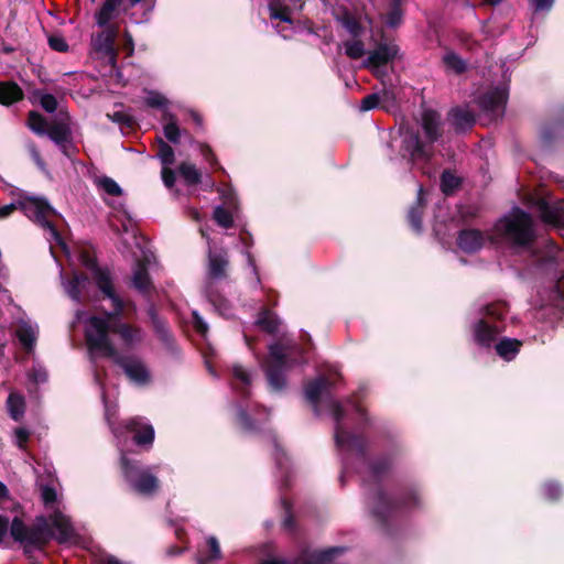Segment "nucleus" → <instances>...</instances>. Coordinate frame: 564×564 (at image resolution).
<instances>
[{"mask_svg": "<svg viewBox=\"0 0 564 564\" xmlns=\"http://www.w3.org/2000/svg\"><path fill=\"white\" fill-rule=\"evenodd\" d=\"M456 37H457V41L459 42V44L463 45L464 47H466L470 52L475 51L479 46L478 41L475 40L473 37V35L469 33L460 31L456 34Z\"/></svg>", "mask_w": 564, "mask_h": 564, "instance_id": "63", "label": "nucleus"}, {"mask_svg": "<svg viewBox=\"0 0 564 564\" xmlns=\"http://www.w3.org/2000/svg\"><path fill=\"white\" fill-rule=\"evenodd\" d=\"M87 283H89V279H88L87 274L75 273L68 282V288H67L68 295L73 300L80 302L82 289Z\"/></svg>", "mask_w": 564, "mask_h": 564, "instance_id": "43", "label": "nucleus"}, {"mask_svg": "<svg viewBox=\"0 0 564 564\" xmlns=\"http://www.w3.org/2000/svg\"><path fill=\"white\" fill-rule=\"evenodd\" d=\"M521 347V340L509 337H503L495 345L497 355L506 361L513 360Z\"/></svg>", "mask_w": 564, "mask_h": 564, "instance_id": "31", "label": "nucleus"}, {"mask_svg": "<svg viewBox=\"0 0 564 564\" xmlns=\"http://www.w3.org/2000/svg\"><path fill=\"white\" fill-rule=\"evenodd\" d=\"M398 52V45L379 43L373 51L369 52L368 57L364 61V67L378 77L379 68L392 62Z\"/></svg>", "mask_w": 564, "mask_h": 564, "instance_id": "16", "label": "nucleus"}, {"mask_svg": "<svg viewBox=\"0 0 564 564\" xmlns=\"http://www.w3.org/2000/svg\"><path fill=\"white\" fill-rule=\"evenodd\" d=\"M163 120L166 121L163 127L164 137L174 144L178 143L181 138V129L176 122L175 115L170 111H164Z\"/></svg>", "mask_w": 564, "mask_h": 564, "instance_id": "39", "label": "nucleus"}, {"mask_svg": "<svg viewBox=\"0 0 564 564\" xmlns=\"http://www.w3.org/2000/svg\"><path fill=\"white\" fill-rule=\"evenodd\" d=\"M564 137V113L563 117L542 126L540 138L545 147H551L554 141Z\"/></svg>", "mask_w": 564, "mask_h": 564, "instance_id": "28", "label": "nucleus"}, {"mask_svg": "<svg viewBox=\"0 0 564 564\" xmlns=\"http://www.w3.org/2000/svg\"><path fill=\"white\" fill-rule=\"evenodd\" d=\"M345 53L351 59H359L365 55V45L361 40L345 43Z\"/></svg>", "mask_w": 564, "mask_h": 564, "instance_id": "53", "label": "nucleus"}, {"mask_svg": "<svg viewBox=\"0 0 564 564\" xmlns=\"http://www.w3.org/2000/svg\"><path fill=\"white\" fill-rule=\"evenodd\" d=\"M346 547L332 546L324 550H313L310 546L301 549L297 556L293 558L294 564H326L346 552Z\"/></svg>", "mask_w": 564, "mask_h": 564, "instance_id": "14", "label": "nucleus"}, {"mask_svg": "<svg viewBox=\"0 0 564 564\" xmlns=\"http://www.w3.org/2000/svg\"><path fill=\"white\" fill-rule=\"evenodd\" d=\"M99 185L110 196H120L122 194L121 187L111 177H101L99 181Z\"/></svg>", "mask_w": 564, "mask_h": 564, "instance_id": "58", "label": "nucleus"}, {"mask_svg": "<svg viewBox=\"0 0 564 564\" xmlns=\"http://www.w3.org/2000/svg\"><path fill=\"white\" fill-rule=\"evenodd\" d=\"M177 170L187 186L198 185L202 182V172L195 164L182 162Z\"/></svg>", "mask_w": 564, "mask_h": 564, "instance_id": "40", "label": "nucleus"}, {"mask_svg": "<svg viewBox=\"0 0 564 564\" xmlns=\"http://www.w3.org/2000/svg\"><path fill=\"white\" fill-rule=\"evenodd\" d=\"M124 0H105L95 18L99 26H106L117 14Z\"/></svg>", "mask_w": 564, "mask_h": 564, "instance_id": "33", "label": "nucleus"}, {"mask_svg": "<svg viewBox=\"0 0 564 564\" xmlns=\"http://www.w3.org/2000/svg\"><path fill=\"white\" fill-rule=\"evenodd\" d=\"M456 243L465 253H474L482 248L485 237L479 229H462L458 231Z\"/></svg>", "mask_w": 564, "mask_h": 564, "instance_id": "22", "label": "nucleus"}, {"mask_svg": "<svg viewBox=\"0 0 564 564\" xmlns=\"http://www.w3.org/2000/svg\"><path fill=\"white\" fill-rule=\"evenodd\" d=\"M112 361L122 368L127 377L133 382L144 386L151 381L150 371L140 359L118 354Z\"/></svg>", "mask_w": 564, "mask_h": 564, "instance_id": "15", "label": "nucleus"}, {"mask_svg": "<svg viewBox=\"0 0 564 564\" xmlns=\"http://www.w3.org/2000/svg\"><path fill=\"white\" fill-rule=\"evenodd\" d=\"M449 117L457 133L471 129L476 122L474 115L460 107L453 108L449 112Z\"/></svg>", "mask_w": 564, "mask_h": 564, "instance_id": "30", "label": "nucleus"}, {"mask_svg": "<svg viewBox=\"0 0 564 564\" xmlns=\"http://www.w3.org/2000/svg\"><path fill=\"white\" fill-rule=\"evenodd\" d=\"M381 102V97L379 94H369L361 99L360 109L362 111H369L377 107H379Z\"/></svg>", "mask_w": 564, "mask_h": 564, "instance_id": "64", "label": "nucleus"}, {"mask_svg": "<svg viewBox=\"0 0 564 564\" xmlns=\"http://www.w3.org/2000/svg\"><path fill=\"white\" fill-rule=\"evenodd\" d=\"M232 377L239 382V384H235V388L243 398H247L250 393L249 387L251 384V378L248 371L242 366H234Z\"/></svg>", "mask_w": 564, "mask_h": 564, "instance_id": "42", "label": "nucleus"}, {"mask_svg": "<svg viewBox=\"0 0 564 564\" xmlns=\"http://www.w3.org/2000/svg\"><path fill=\"white\" fill-rule=\"evenodd\" d=\"M48 46L56 52L65 53L68 51L69 46L66 40L58 34H53L48 36Z\"/></svg>", "mask_w": 564, "mask_h": 564, "instance_id": "61", "label": "nucleus"}, {"mask_svg": "<svg viewBox=\"0 0 564 564\" xmlns=\"http://www.w3.org/2000/svg\"><path fill=\"white\" fill-rule=\"evenodd\" d=\"M15 334L23 348L26 351H31L35 344V336L32 327L26 324L22 325L17 329Z\"/></svg>", "mask_w": 564, "mask_h": 564, "instance_id": "47", "label": "nucleus"}, {"mask_svg": "<svg viewBox=\"0 0 564 564\" xmlns=\"http://www.w3.org/2000/svg\"><path fill=\"white\" fill-rule=\"evenodd\" d=\"M237 421L239 425L247 432L257 431L254 421L245 409H239L237 412Z\"/></svg>", "mask_w": 564, "mask_h": 564, "instance_id": "59", "label": "nucleus"}, {"mask_svg": "<svg viewBox=\"0 0 564 564\" xmlns=\"http://www.w3.org/2000/svg\"><path fill=\"white\" fill-rule=\"evenodd\" d=\"M332 381L325 376L308 381L304 387L307 402L313 406L315 415H319V402L322 394L332 388Z\"/></svg>", "mask_w": 564, "mask_h": 564, "instance_id": "20", "label": "nucleus"}, {"mask_svg": "<svg viewBox=\"0 0 564 564\" xmlns=\"http://www.w3.org/2000/svg\"><path fill=\"white\" fill-rule=\"evenodd\" d=\"M156 156L161 160L164 166L172 165L175 161V153L173 148L162 138H159L158 140Z\"/></svg>", "mask_w": 564, "mask_h": 564, "instance_id": "48", "label": "nucleus"}, {"mask_svg": "<svg viewBox=\"0 0 564 564\" xmlns=\"http://www.w3.org/2000/svg\"><path fill=\"white\" fill-rule=\"evenodd\" d=\"M507 100V89L502 87H495L480 95L477 99V105L489 120L497 121L503 117Z\"/></svg>", "mask_w": 564, "mask_h": 564, "instance_id": "12", "label": "nucleus"}, {"mask_svg": "<svg viewBox=\"0 0 564 564\" xmlns=\"http://www.w3.org/2000/svg\"><path fill=\"white\" fill-rule=\"evenodd\" d=\"M403 22V9L402 6L390 4L389 10L386 13V24L390 28H397Z\"/></svg>", "mask_w": 564, "mask_h": 564, "instance_id": "51", "label": "nucleus"}, {"mask_svg": "<svg viewBox=\"0 0 564 564\" xmlns=\"http://www.w3.org/2000/svg\"><path fill=\"white\" fill-rule=\"evenodd\" d=\"M117 430L120 433L132 434L133 443L145 451L153 446L155 438L154 427L142 416H134L122 421Z\"/></svg>", "mask_w": 564, "mask_h": 564, "instance_id": "11", "label": "nucleus"}, {"mask_svg": "<svg viewBox=\"0 0 564 564\" xmlns=\"http://www.w3.org/2000/svg\"><path fill=\"white\" fill-rule=\"evenodd\" d=\"M120 468L124 480L137 494L151 496L160 488V481L149 467H143L139 460L130 459L124 453L120 458Z\"/></svg>", "mask_w": 564, "mask_h": 564, "instance_id": "4", "label": "nucleus"}, {"mask_svg": "<svg viewBox=\"0 0 564 564\" xmlns=\"http://www.w3.org/2000/svg\"><path fill=\"white\" fill-rule=\"evenodd\" d=\"M542 300L544 303L541 305V311L555 310L556 317L564 314V275L544 291Z\"/></svg>", "mask_w": 564, "mask_h": 564, "instance_id": "19", "label": "nucleus"}, {"mask_svg": "<svg viewBox=\"0 0 564 564\" xmlns=\"http://www.w3.org/2000/svg\"><path fill=\"white\" fill-rule=\"evenodd\" d=\"M442 62L448 72H453L456 75L464 74L468 66L466 61H464L457 53L454 51H448L443 56Z\"/></svg>", "mask_w": 564, "mask_h": 564, "instance_id": "38", "label": "nucleus"}, {"mask_svg": "<svg viewBox=\"0 0 564 564\" xmlns=\"http://www.w3.org/2000/svg\"><path fill=\"white\" fill-rule=\"evenodd\" d=\"M401 150L408 155L411 162L430 161L433 149L425 140H422L420 132L413 129L406 130L401 141Z\"/></svg>", "mask_w": 564, "mask_h": 564, "instance_id": "13", "label": "nucleus"}, {"mask_svg": "<svg viewBox=\"0 0 564 564\" xmlns=\"http://www.w3.org/2000/svg\"><path fill=\"white\" fill-rule=\"evenodd\" d=\"M426 207V193L422 185H420L417 193H416V199L411 205L408 212V221L411 226V228L420 234L423 228L422 219L424 215V210Z\"/></svg>", "mask_w": 564, "mask_h": 564, "instance_id": "24", "label": "nucleus"}, {"mask_svg": "<svg viewBox=\"0 0 564 564\" xmlns=\"http://www.w3.org/2000/svg\"><path fill=\"white\" fill-rule=\"evenodd\" d=\"M50 123L51 122L39 111H29L26 124L35 134L40 137L46 135Z\"/></svg>", "mask_w": 564, "mask_h": 564, "instance_id": "37", "label": "nucleus"}, {"mask_svg": "<svg viewBox=\"0 0 564 564\" xmlns=\"http://www.w3.org/2000/svg\"><path fill=\"white\" fill-rule=\"evenodd\" d=\"M144 104L149 108L161 109V108H164L169 104V100L165 96H163L162 94H160L158 91H150L149 95L144 99Z\"/></svg>", "mask_w": 564, "mask_h": 564, "instance_id": "57", "label": "nucleus"}, {"mask_svg": "<svg viewBox=\"0 0 564 564\" xmlns=\"http://www.w3.org/2000/svg\"><path fill=\"white\" fill-rule=\"evenodd\" d=\"M147 314L150 318L153 333L169 325L167 321L159 315L156 305L153 302L149 304Z\"/></svg>", "mask_w": 564, "mask_h": 564, "instance_id": "52", "label": "nucleus"}, {"mask_svg": "<svg viewBox=\"0 0 564 564\" xmlns=\"http://www.w3.org/2000/svg\"><path fill=\"white\" fill-rule=\"evenodd\" d=\"M509 311L508 304L505 301H497L481 307L480 313L482 318L495 321H502Z\"/></svg>", "mask_w": 564, "mask_h": 564, "instance_id": "36", "label": "nucleus"}, {"mask_svg": "<svg viewBox=\"0 0 564 564\" xmlns=\"http://www.w3.org/2000/svg\"><path fill=\"white\" fill-rule=\"evenodd\" d=\"M208 555H200L197 557V564H210L221 557V551L218 540L215 536L207 539Z\"/></svg>", "mask_w": 564, "mask_h": 564, "instance_id": "45", "label": "nucleus"}, {"mask_svg": "<svg viewBox=\"0 0 564 564\" xmlns=\"http://www.w3.org/2000/svg\"><path fill=\"white\" fill-rule=\"evenodd\" d=\"M112 334L118 335L128 347H132L143 340L141 327L123 323L120 318L112 321Z\"/></svg>", "mask_w": 564, "mask_h": 564, "instance_id": "23", "label": "nucleus"}, {"mask_svg": "<svg viewBox=\"0 0 564 564\" xmlns=\"http://www.w3.org/2000/svg\"><path fill=\"white\" fill-rule=\"evenodd\" d=\"M199 150L202 155L204 156V159L210 165L212 169H214L215 171H224L223 166L219 164L216 154L208 144L202 143L199 145Z\"/></svg>", "mask_w": 564, "mask_h": 564, "instance_id": "56", "label": "nucleus"}, {"mask_svg": "<svg viewBox=\"0 0 564 564\" xmlns=\"http://www.w3.org/2000/svg\"><path fill=\"white\" fill-rule=\"evenodd\" d=\"M271 19L280 20L282 22L292 23L291 10L288 6L281 4L279 1H273L269 6Z\"/></svg>", "mask_w": 564, "mask_h": 564, "instance_id": "49", "label": "nucleus"}, {"mask_svg": "<svg viewBox=\"0 0 564 564\" xmlns=\"http://www.w3.org/2000/svg\"><path fill=\"white\" fill-rule=\"evenodd\" d=\"M93 279L97 289L102 293L104 299L110 300L112 304V311H105V314L109 317H121L123 315L126 303L115 290L110 271L108 269L100 268L98 263H93Z\"/></svg>", "mask_w": 564, "mask_h": 564, "instance_id": "9", "label": "nucleus"}, {"mask_svg": "<svg viewBox=\"0 0 564 564\" xmlns=\"http://www.w3.org/2000/svg\"><path fill=\"white\" fill-rule=\"evenodd\" d=\"M23 98L24 93L15 82H0V105L11 106Z\"/></svg>", "mask_w": 564, "mask_h": 564, "instance_id": "29", "label": "nucleus"}, {"mask_svg": "<svg viewBox=\"0 0 564 564\" xmlns=\"http://www.w3.org/2000/svg\"><path fill=\"white\" fill-rule=\"evenodd\" d=\"M421 127L425 141L433 149V144L440 141L444 134L440 112L434 109L424 110L421 119Z\"/></svg>", "mask_w": 564, "mask_h": 564, "instance_id": "18", "label": "nucleus"}, {"mask_svg": "<svg viewBox=\"0 0 564 564\" xmlns=\"http://www.w3.org/2000/svg\"><path fill=\"white\" fill-rule=\"evenodd\" d=\"M119 317H109L105 314L101 316H90L88 319L89 326L94 332L87 330L85 339L87 347L90 351L101 352L102 356L113 360L118 356V350L109 338V333H112V321Z\"/></svg>", "mask_w": 564, "mask_h": 564, "instance_id": "6", "label": "nucleus"}, {"mask_svg": "<svg viewBox=\"0 0 564 564\" xmlns=\"http://www.w3.org/2000/svg\"><path fill=\"white\" fill-rule=\"evenodd\" d=\"M462 184L459 177H457L449 170L443 171L441 175V189L445 195L453 194Z\"/></svg>", "mask_w": 564, "mask_h": 564, "instance_id": "46", "label": "nucleus"}, {"mask_svg": "<svg viewBox=\"0 0 564 564\" xmlns=\"http://www.w3.org/2000/svg\"><path fill=\"white\" fill-rule=\"evenodd\" d=\"M494 231L506 243L521 249L531 247L536 237L531 214L518 206L495 223Z\"/></svg>", "mask_w": 564, "mask_h": 564, "instance_id": "3", "label": "nucleus"}, {"mask_svg": "<svg viewBox=\"0 0 564 564\" xmlns=\"http://www.w3.org/2000/svg\"><path fill=\"white\" fill-rule=\"evenodd\" d=\"M21 209L25 216L48 230L50 240H53L59 247L66 249L62 234L54 223L50 220V217L55 214V210L45 198L29 197L21 203Z\"/></svg>", "mask_w": 564, "mask_h": 564, "instance_id": "7", "label": "nucleus"}, {"mask_svg": "<svg viewBox=\"0 0 564 564\" xmlns=\"http://www.w3.org/2000/svg\"><path fill=\"white\" fill-rule=\"evenodd\" d=\"M336 19L354 39L360 37L364 33V26L361 25L359 19L347 8H344L341 13L337 15Z\"/></svg>", "mask_w": 564, "mask_h": 564, "instance_id": "34", "label": "nucleus"}, {"mask_svg": "<svg viewBox=\"0 0 564 564\" xmlns=\"http://www.w3.org/2000/svg\"><path fill=\"white\" fill-rule=\"evenodd\" d=\"M110 118L113 122L118 123L121 129L133 130L138 126L135 119L123 111H116Z\"/></svg>", "mask_w": 564, "mask_h": 564, "instance_id": "55", "label": "nucleus"}, {"mask_svg": "<svg viewBox=\"0 0 564 564\" xmlns=\"http://www.w3.org/2000/svg\"><path fill=\"white\" fill-rule=\"evenodd\" d=\"M401 453L398 448L390 453L379 455L373 459H367L368 470L378 485L391 471L397 455ZM376 503L371 509L372 517L388 532L390 521L393 520L402 510H409L420 507L421 498L416 487H403L397 498H391L384 489L379 486L375 494Z\"/></svg>", "mask_w": 564, "mask_h": 564, "instance_id": "1", "label": "nucleus"}, {"mask_svg": "<svg viewBox=\"0 0 564 564\" xmlns=\"http://www.w3.org/2000/svg\"><path fill=\"white\" fill-rule=\"evenodd\" d=\"M40 105L46 112L52 113V112L56 111L58 102L54 95L41 94L40 95Z\"/></svg>", "mask_w": 564, "mask_h": 564, "instance_id": "62", "label": "nucleus"}, {"mask_svg": "<svg viewBox=\"0 0 564 564\" xmlns=\"http://www.w3.org/2000/svg\"><path fill=\"white\" fill-rule=\"evenodd\" d=\"M256 324L265 333L274 335L279 332L280 319L278 315L268 307H262L258 313Z\"/></svg>", "mask_w": 564, "mask_h": 564, "instance_id": "32", "label": "nucleus"}, {"mask_svg": "<svg viewBox=\"0 0 564 564\" xmlns=\"http://www.w3.org/2000/svg\"><path fill=\"white\" fill-rule=\"evenodd\" d=\"M46 135L59 149V151L68 159H74L79 150L74 142L73 130L70 127V118L66 115L65 118L51 121Z\"/></svg>", "mask_w": 564, "mask_h": 564, "instance_id": "10", "label": "nucleus"}, {"mask_svg": "<svg viewBox=\"0 0 564 564\" xmlns=\"http://www.w3.org/2000/svg\"><path fill=\"white\" fill-rule=\"evenodd\" d=\"M332 416L335 421V443L337 447H345L349 452H354L362 462L368 459V441L365 435L356 434L344 429L341 421L345 411L341 404L336 400H329Z\"/></svg>", "mask_w": 564, "mask_h": 564, "instance_id": "5", "label": "nucleus"}, {"mask_svg": "<svg viewBox=\"0 0 564 564\" xmlns=\"http://www.w3.org/2000/svg\"><path fill=\"white\" fill-rule=\"evenodd\" d=\"M154 335L161 343L166 356H169L173 360H181L182 348L169 325L154 332Z\"/></svg>", "mask_w": 564, "mask_h": 564, "instance_id": "26", "label": "nucleus"}, {"mask_svg": "<svg viewBox=\"0 0 564 564\" xmlns=\"http://www.w3.org/2000/svg\"><path fill=\"white\" fill-rule=\"evenodd\" d=\"M542 494L549 501H557L562 497V488L555 481H546L542 486Z\"/></svg>", "mask_w": 564, "mask_h": 564, "instance_id": "54", "label": "nucleus"}, {"mask_svg": "<svg viewBox=\"0 0 564 564\" xmlns=\"http://www.w3.org/2000/svg\"><path fill=\"white\" fill-rule=\"evenodd\" d=\"M208 274L212 279L226 278V269L229 264L226 252L209 253Z\"/></svg>", "mask_w": 564, "mask_h": 564, "instance_id": "35", "label": "nucleus"}, {"mask_svg": "<svg viewBox=\"0 0 564 564\" xmlns=\"http://www.w3.org/2000/svg\"><path fill=\"white\" fill-rule=\"evenodd\" d=\"M7 406L11 419L20 421L25 411V400L21 394L11 392L7 399Z\"/></svg>", "mask_w": 564, "mask_h": 564, "instance_id": "41", "label": "nucleus"}, {"mask_svg": "<svg viewBox=\"0 0 564 564\" xmlns=\"http://www.w3.org/2000/svg\"><path fill=\"white\" fill-rule=\"evenodd\" d=\"M208 301L221 316L228 318L231 315L230 302L218 292H209Z\"/></svg>", "mask_w": 564, "mask_h": 564, "instance_id": "44", "label": "nucleus"}, {"mask_svg": "<svg viewBox=\"0 0 564 564\" xmlns=\"http://www.w3.org/2000/svg\"><path fill=\"white\" fill-rule=\"evenodd\" d=\"M539 207L544 223L564 225V200H558L553 204L541 200Z\"/></svg>", "mask_w": 564, "mask_h": 564, "instance_id": "27", "label": "nucleus"}, {"mask_svg": "<svg viewBox=\"0 0 564 564\" xmlns=\"http://www.w3.org/2000/svg\"><path fill=\"white\" fill-rule=\"evenodd\" d=\"M115 40L116 34L113 31L101 32L94 39V47L96 52L104 54L112 66H116L118 56L115 47Z\"/></svg>", "mask_w": 564, "mask_h": 564, "instance_id": "25", "label": "nucleus"}, {"mask_svg": "<svg viewBox=\"0 0 564 564\" xmlns=\"http://www.w3.org/2000/svg\"><path fill=\"white\" fill-rule=\"evenodd\" d=\"M50 519L51 523L44 516H39L32 525H26L21 518H13L11 536L23 545L24 554L29 555L31 549H44L53 538L58 543L70 540L74 530L69 520L59 511L54 512Z\"/></svg>", "mask_w": 564, "mask_h": 564, "instance_id": "2", "label": "nucleus"}, {"mask_svg": "<svg viewBox=\"0 0 564 564\" xmlns=\"http://www.w3.org/2000/svg\"><path fill=\"white\" fill-rule=\"evenodd\" d=\"M475 343L485 349H490L502 329L486 318H479L471 326Z\"/></svg>", "mask_w": 564, "mask_h": 564, "instance_id": "17", "label": "nucleus"}, {"mask_svg": "<svg viewBox=\"0 0 564 564\" xmlns=\"http://www.w3.org/2000/svg\"><path fill=\"white\" fill-rule=\"evenodd\" d=\"M290 358L284 351L283 346L273 344L269 347V357L264 362V372L270 389L274 392H281L286 387L285 371Z\"/></svg>", "mask_w": 564, "mask_h": 564, "instance_id": "8", "label": "nucleus"}, {"mask_svg": "<svg viewBox=\"0 0 564 564\" xmlns=\"http://www.w3.org/2000/svg\"><path fill=\"white\" fill-rule=\"evenodd\" d=\"M218 192L220 194V197H221L224 204L229 209H236L238 207V198H237V194L235 193L234 188L226 187V188L218 189Z\"/></svg>", "mask_w": 564, "mask_h": 564, "instance_id": "60", "label": "nucleus"}, {"mask_svg": "<svg viewBox=\"0 0 564 564\" xmlns=\"http://www.w3.org/2000/svg\"><path fill=\"white\" fill-rule=\"evenodd\" d=\"M213 218L218 226L225 229L234 227V217L229 208H225L223 206L215 207Z\"/></svg>", "mask_w": 564, "mask_h": 564, "instance_id": "50", "label": "nucleus"}, {"mask_svg": "<svg viewBox=\"0 0 564 564\" xmlns=\"http://www.w3.org/2000/svg\"><path fill=\"white\" fill-rule=\"evenodd\" d=\"M132 286L147 300H151L154 285L148 271L147 260H138L133 270Z\"/></svg>", "mask_w": 564, "mask_h": 564, "instance_id": "21", "label": "nucleus"}]
</instances>
